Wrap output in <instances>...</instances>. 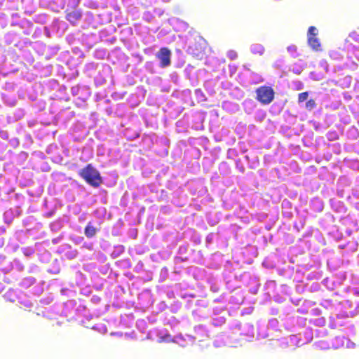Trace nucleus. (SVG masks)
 Segmentation results:
<instances>
[{
	"mask_svg": "<svg viewBox=\"0 0 359 359\" xmlns=\"http://www.w3.org/2000/svg\"><path fill=\"white\" fill-rule=\"evenodd\" d=\"M80 175L88 184L94 187H97L102 182V177L99 172L90 164L82 169L80 171Z\"/></svg>",
	"mask_w": 359,
	"mask_h": 359,
	"instance_id": "f257e3e1",
	"label": "nucleus"
},
{
	"mask_svg": "<svg viewBox=\"0 0 359 359\" xmlns=\"http://www.w3.org/2000/svg\"><path fill=\"white\" fill-rule=\"evenodd\" d=\"M232 333L235 336L239 334L246 337V339L250 341L254 337V327L249 323L241 325L238 322H235L232 325Z\"/></svg>",
	"mask_w": 359,
	"mask_h": 359,
	"instance_id": "f03ea898",
	"label": "nucleus"
},
{
	"mask_svg": "<svg viewBox=\"0 0 359 359\" xmlns=\"http://www.w3.org/2000/svg\"><path fill=\"white\" fill-rule=\"evenodd\" d=\"M196 337H192L191 335H179L171 339V337L170 335L168 336H161L158 334V342L159 341H172L177 344H179L182 347H185L189 345H192L194 343Z\"/></svg>",
	"mask_w": 359,
	"mask_h": 359,
	"instance_id": "7ed1b4c3",
	"label": "nucleus"
},
{
	"mask_svg": "<svg viewBox=\"0 0 359 359\" xmlns=\"http://www.w3.org/2000/svg\"><path fill=\"white\" fill-rule=\"evenodd\" d=\"M257 100L262 104H268L274 97V92L271 87L262 86L257 90Z\"/></svg>",
	"mask_w": 359,
	"mask_h": 359,
	"instance_id": "20e7f679",
	"label": "nucleus"
},
{
	"mask_svg": "<svg viewBox=\"0 0 359 359\" xmlns=\"http://www.w3.org/2000/svg\"><path fill=\"white\" fill-rule=\"evenodd\" d=\"M305 342L302 340L301 334L290 335L287 337H284L281 340V344L283 348L289 346H301L304 344Z\"/></svg>",
	"mask_w": 359,
	"mask_h": 359,
	"instance_id": "39448f33",
	"label": "nucleus"
},
{
	"mask_svg": "<svg viewBox=\"0 0 359 359\" xmlns=\"http://www.w3.org/2000/svg\"><path fill=\"white\" fill-rule=\"evenodd\" d=\"M171 51L167 48H162L158 51V66L167 67L171 64Z\"/></svg>",
	"mask_w": 359,
	"mask_h": 359,
	"instance_id": "423d86ee",
	"label": "nucleus"
},
{
	"mask_svg": "<svg viewBox=\"0 0 359 359\" xmlns=\"http://www.w3.org/2000/svg\"><path fill=\"white\" fill-rule=\"evenodd\" d=\"M334 346L336 348H338L341 346H345L346 348H350L354 347L355 344L344 337H337L335 338V344Z\"/></svg>",
	"mask_w": 359,
	"mask_h": 359,
	"instance_id": "0eeeda50",
	"label": "nucleus"
},
{
	"mask_svg": "<svg viewBox=\"0 0 359 359\" xmlns=\"http://www.w3.org/2000/svg\"><path fill=\"white\" fill-rule=\"evenodd\" d=\"M194 331L196 333V335L198 338H199V340H203L205 337H208V331L206 330L205 327L203 325H198L195 326Z\"/></svg>",
	"mask_w": 359,
	"mask_h": 359,
	"instance_id": "6e6552de",
	"label": "nucleus"
},
{
	"mask_svg": "<svg viewBox=\"0 0 359 359\" xmlns=\"http://www.w3.org/2000/svg\"><path fill=\"white\" fill-rule=\"evenodd\" d=\"M308 43L313 50H318L320 43L316 36L308 37Z\"/></svg>",
	"mask_w": 359,
	"mask_h": 359,
	"instance_id": "1a4fd4ad",
	"label": "nucleus"
},
{
	"mask_svg": "<svg viewBox=\"0 0 359 359\" xmlns=\"http://www.w3.org/2000/svg\"><path fill=\"white\" fill-rule=\"evenodd\" d=\"M250 50L254 54H259L261 55L264 52V48L262 45L256 43V44H252L250 46Z\"/></svg>",
	"mask_w": 359,
	"mask_h": 359,
	"instance_id": "9d476101",
	"label": "nucleus"
},
{
	"mask_svg": "<svg viewBox=\"0 0 359 359\" xmlns=\"http://www.w3.org/2000/svg\"><path fill=\"white\" fill-rule=\"evenodd\" d=\"M97 229L90 224H88L85 229V235L88 238L93 237L95 235Z\"/></svg>",
	"mask_w": 359,
	"mask_h": 359,
	"instance_id": "9b49d317",
	"label": "nucleus"
},
{
	"mask_svg": "<svg viewBox=\"0 0 359 359\" xmlns=\"http://www.w3.org/2000/svg\"><path fill=\"white\" fill-rule=\"evenodd\" d=\"M225 323V318L223 316H219L215 318H212V324L217 327V326H221L222 325L224 324Z\"/></svg>",
	"mask_w": 359,
	"mask_h": 359,
	"instance_id": "f8f14e48",
	"label": "nucleus"
},
{
	"mask_svg": "<svg viewBox=\"0 0 359 359\" xmlns=\"http://www.w3.org/2000/svg\"><path fill=\"white\" fill-rule=\"evenodd\" d=\"M223 336H221L220 338H222ZM214 345L216 347H220L222 345H226V346H233V344L229 340H226L224 341L220 342L219 341V337H218L215 341Z\"/></svg>",
	"mask_w": 359,
	"mask_h": 359,
	"instance_id": "ddd939ff",
	"label": "nucleus"
},
{
	"mask_svg": "<svg viewBox=\"0 0 359 359\" xmlns=\"http://www.w3.org/2000/svg\"><path fill=\"white\" fill-rule=\"evenodd\" d=\"M305 109L308 111H311L313 109L316 107V101L313 99L309 100L306 103L304 106Z\"/></svg>",
	"mask_w": 359,
	"mask_h": 359,
	"instance_id": "4468645a",
	"label": "nucleus"
},
{
	"mask_svg": "<svg viewBox=\"0 0 359 359\" xmlns=\"http://www.w3.org/2000/svg\"><path fill=\"white\" fill-rule=\"evenodd\" d=\"M304 69V67L299 64H294L290 70L296 74H300Z\"/></svg>",
	"mask_w": 359,
	"mask_h": 359,
	"instance_id": "2eb2a0df",
	"label": "nucleus"
},
{
	"mask_svg": "<svg viewBox=\"0 0 359 359\" xmlns=\"http://www.w3.org/2000/svg\"><path fill=\"white\" fill-rule=\"evenodd\" d=\"M309 97V92H304L302 93H299L298 95V102L299 104H301V103L304 102V101L308 100Z\"/></svg>",
	"mask_w": 359,
	"mask_h": 359,
	"instance_id": "dca6fc26",
	"label": "nucleus"
},
{
	"mask_svg": "<svg viewBox=\"0 0 359 359\" xmlns=\"http://www.w3.org/2000/svg\"><path fill=\"white\" fill-rule=\"evenodd\" d=\"M278 325V321L276 318H272L269 320L268 329H276Z\"/></svg>",
	"mask_w": 359,
	"mask_h": 359,
	"instance_id": "f3484780",
	"label": "nucleus"
},
{
	"mask_svg": "<svg viewBox=\"0 0 359 359\" xmlns=\"http://www.w3.org/2000/svg\"><path fill=\"white\" fill-rule=\"evenodd\" d=\"M287 50L288 51V53H290L291 54V55L294 57H297V47L296 46L294 45H291V46H289L287 48Z\"/></svg>",
	"mask_w": 359,
	"mask_h": 359,
	"instance_id": "a211bd4d",
	"label": "nucleus"
},
{
	"mask_svg": "<svg viewBox=\"0 0 359 359\" xmlns=\"http://www.w3.org/2000/svg\"><path fill=\"white\" fill-rule=\"evenodd\" d=\"M251 78L253 82L255 83H258L259 82L263 81L262 76L258 74L252 73Z\"/></svg>",
	"mask_w": 359,
	"mask_h": 359,
	"instance_id": "6ab92c4d",
	"label": "nucleus"
},
{
	"mask_svg": "<svg viewBox=\"0 0 359 359\" xmlns=\"http://www.w3.org/2000/svg\"><path fill=\"white\" fill-rule=\"evenodd\" d=\"M318 34V29L315 27H310L308 31V37L316 36Z\"/></svg>",
	"mask_w": 359,
	"mask_h": 359,
	"instance_id": "aec40b11",
	"label": "nucleus"
},
{
	"mask_svg": "<svg viewBox=\"0 0 359 359\" xmlns=\"http://www.w3.org/2000/svg\"><path fill=\"white\" fill-rule=\"evenodd\" d=\"M227 56L231 60H235L237 57V53L234 50H229L227 52Z\"/></svg>",
	"mask_w": 359,
	"mask_h": 359,
	"instance_id": "412c9836",
	"label": "nucleus"
},
{
	"mask_svg": "<svg viewBox=\"0 0 359 359\" xmlns=\"http://www.w3.org/2000/svg\"><path fill=\"white\" fill-rule=\"evenodd\" d=\"M168 275V270L165 268H163L161 271V277L162 280H164Z\"/></svg>",
	"mask_w": 359,
	"mask_h": 359,
	"instance_id": "4be33fe9",
	"label": "nucleus"
},
{
	"mask_svg": "<svg viewBox=\"0 0 359 359\" xmlns=\"http://www.w3.org/2000/svg\"><path fill=\"white\" fill-rule=\"evenodd\" d=\"M78 16H79V15H78L76 13H69V14L68 15L67 20H70L71 18H76V19Z\"/></svg>",
	"mask_w": 359,
	"mask_h": 359,
	"instance_id": "5701e85b",
	"label": "nucleus"
},
{
	"mask_svg": "<svg viewBox=\"0 0 359 359\" xmlns=\"http://www.w3.org/2000/svg\"><path fill=\"white\" fill-rule=\"evenodd\" d=\"M258 337H260V338H262V339H264V338H266V337H269V334H262L261 332L259 331L258 332Z\"/></svg>",
	"mask_w": 359,
	"mask_h": 359,
	"instance_id": "b1692460",
	"label": "nucleus"
},
{
	"mask_svg": "<svg viewBox=\"0 0 359 359\" xmlns=\"http://www.w3.org/2000/svg\"><path fill=\"white\" fill-rule=\"evenodd\" d=\"M195 93H196V95L198 96L202 95V92L200 89L196 90Z\"/></svg>",
	"mask_w": 359,
	"mask_h": 359,
	"instance_id": "393cba45",
	"label": "nucleus"
},
{
	"mask_svg": "<svg viewBox=\"0 0 359 359\" xmlns=\"http://www.w3.org/2000/svg\"><path fill=\"white\" fill-rule=\"evenodd\" d=\"M322 209H323V205L320 204V207H319V210H322Z\"/></svg>",
	"mask_w": 359,
	"mask_h": 359,
	"instance_id": "a878e982",
	"label": "nucleus"
},
{
	"mask_svg": "<svg viewBox=\"0 0 359 359\" xmlns=\"http://www.w3.org/2000/svg\"><path fill=\"white\" fill-rule=\"evenodd\" d=\"M170 1V0H163V1H164V2H168V1Z\"/></svg>",
	"mask_w": 359,
	"mask_h": 359,
	"instance_id": "bb28decb",
	"label": "nucleus"
},
{
	"mask_svg": "<svg viewBox=\"0 0 359 359\" xmlns=\"http://www.w3.org/2000/svg\"><path fill=\"white\" fill-rule=\"evenodd\" d=\"M151 333H149V334H148V337H149V338H150V337H151Z\"/></svg>",
	"mask_w": 359,
	"mask_h": 359,
	"instance_id": "cd10ccee",
	"label": "nucleus"
}]
</instances>
